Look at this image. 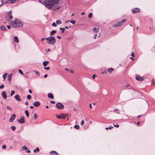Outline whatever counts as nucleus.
<instances>
[{"mask_svg": "<svg viewBox=\"0 0 155 155\" xmlns=\"http://www.w3.org/2000/svg\"><path fill=\"white\" fill-rule=\"evenodd\" d=\"M39 2L44 5L49 9L53 10H57L61 7L59 4L60 0H38Z\"/></svg>", "mask_w": 155, "mask_h": 155, "instance_id": "1", "label": "nucleus"}, {"mask_svg": "<svg viewBox=\"0 0 155 155\" xmlns=\"http://www.w3.org/2000/svg\"><path fill=\"white\" fill-rule=\"evenodd\" d=\"M47 43L49 44L53 45L56 41L55 38L54 36H50L47 38Z\"/></svg>", "mask_w": 155, "mask_h": 155, "instance_id": "2", "label": "nucleus"}, {"mask_svg": "<svg viewBox=\"0 0 155 155\" xmlns=\"http://www.w3.org/2000/svg\"><path fill=\"white\" fill-rule=\"evenodd\" d=\"M13 23L16 25L18 27H22L23 26V23L20 20L16 19V21H13Z\"/></svg>", "mask_w": 155, "mask_h": 155, "instance_id": "3", "label": "nucleus"}, {"mask_svg": "<svg viewBox=\"0 0 155 155\" xmlns=\"http://www.w3.org/2000/svg\"><path fill=\"white\" fill-rule=\"evenodd\" d=\"M68 115V114H64L61 113L60 115H58L57 114L56 115V116L58 119H65V117H67Z\"/></svg>", "mask_w": 155, "mask_h": 155, "instance_id": "4", "label": "nucleus"}, {"mask_svg": "<svg viewBox=\"0 0 155 155\" xmlns=\"http://www.w3.org/2000/svg\"><path fill=\"white\" fill-rule=\"evenodd\" d=\"M56 107L58 109H63L64 108L63 105L60 102L57 103L56 105Z\"/></svg>", "mask_w": 155, "mask_h": 155, "instance_id": "5", "label": "nucleus"}, {"mask_svg": "<svg viewBox=\"0 0 155 155\" xmlns=\"http://www.w3.org/2000/svg\"><path fill=\"white\" fill-rule=\"evenodd\" d=\"M17 121L18 122L21 124H24L25 122L24 117L23 116H21L20 119L18 120Z\"/></svg>", "mask_w": 155, "mask_h": 155, "instance_id": "6", "label": "nucleus"}, {"mask_svg": "<svg viewBox=\"0 0 155 155\" xmlns=\"http://www.w3.org/2000/svg\"><path fill=\"white\" fill-rule=\"evenodd\" d=\"M16 117V115L15 114H13L11 116V118L9 120V121L12 122L15 120Z\"/></svg>", "mask_w": 155, "mask_h": 155, "instance_id": "7", "label": "nucleus"}, {"mask_svg": "<svg viewBox=\"0 0 155 155\" xmlns=\"http://www.w3.org/2000/svg\"><path fill=\"white\" fill-rule=\"evenodd\" d=\"M135 79L137 81H142L143 80V78L142 77L138 75H136Z\"/></svg>", "mask_w": 155, "mask_h": 155, "instance_id": "8", "label": "nucleus"}, {"mask_svg": "<svg viewBox=\"0 0 155 155\" xmlns=\"http://www.w3.org/2000/svg\"><path fill=\"white\" fill-rule=\"evenodd\" d=\"M140 9L137 8H135L132 10V12L133 13L139 12L140 11Z\"/></svg>", "mask_w": 155, "mask_h": 155, "instance_id": "9", "label": "nucleus"}, {"mask_svg": "<svg viewBox=\"0 0 155 155\" xmlns=\"http://www.w3.org/2000/svg\"><path fill=\"white\" fill-rule=\"evenodd\" d=\"M2 97L5 99H6L7 98V94L6 92L5 91H3L2 93Z\"/></svg>", "mask_w": 155, "mask_h": 155, "instance_id": "10", "label": "nucleus"}, {"mask_svg": "<svg viewBox=\"0 0 155 155\" xmlns=\"http://www.w3.org/2000/svg\"><path fill=\"white\" fill-rule=\"evenodd\" d=\"M14 97L16 100L18 101H21L20 96L18 95H15Z\"/></svg>", "mask_w": 155, "mask_h": 155, "instance_id": "11", "label": "nucleus"}, {"mask_svg": "<svg viewBox=\"0 0 155 155\" xmlns=\"http://www.w3.org/2000/svg\"><path fill=\"white\" fill-rule=\"evenodd\" d=\"M40 105V102L36 101L33 104V105L35 107H38Z\"/></svg>", "mask_w": 155, "mask_h": 155, "instance_id": "12", "label": "nucleus"}, {"mask_svg": "<svg viewBox=\"0 0 155 155\" xmlns=\"http://www.w3.org/2000/svg\"><path fill=\"white\" fill-rule=\"evenodd\" d=\"M50 153L51 155H58V153L55 151H51L50 152Z\"/></svg>", "mask_w": 155, "mask_h": 155, "instance_id": "13", "label": "nucleus"}, {"mask_svg": "<svg viewBox=\"0 0 155 155\" xmlns=\"http://www.w3.org/2000/svg\"><path fill=\"white\" fill-rule=\"evenodd\" d=\"M48 97L51 99H53L54 98L53 95L51 93H49L48 94Z\"/></svg>", "mask_w": 155, "mask_h": 155, "instance_id": "14", "label": "nucleus"}, {"mask_svg": "<svg viewBox=\"0 0 155 155\" xmlns=\"http://www.w3.org/2000/svg\"><path fill=\"white\" fill-rule=\"evenodd\" d=\"M0 29L3 31H5L6 30V28L4 26L2 25L0 27Z\"/></svg>", "mask_w": 155, "mask_h": 155, "instance_id": "15", "label": "nucleus"}, {"mask_svg": "<svg viewBox=\"0 0 155 155\" xmlns=\"http://www.w3.org/2000/svg\"><path fill=\"white\" fill-rule=\"evenodd\" d=\"M13 39L14 41L15 42H18L19 40L18 37L17 36H15L14 37Z\"/></svg>", "mask_w": 155, "mask_h": 155, "instance_id": "16", "label": "nucleus"}, {"mask_svg": "<svg viewBox=\"0 0 155 155\" xmlns=\"http://www.w3.org/2000/svg\"><path fill=\"white\" fill-rule=\"evenodd\" d=\"M57 31L56 30H53L50 33V35L51 36L54 35L56 32Z\"/></svg>", "mask_w": 155, "mask_h": 155, "instance_id": "17", "label": "nucleus"}, {"mask_svg": "<svg viewBox=\"0 0 155 155\" xmlns=\"http://www.w3.org/2000/svg\"><path fill=\"white\" fill-rule=\"evenodd\" d=\"M49 63V61H45L43 62L42 64L44 66H47V64Z\"/></svg>", "mask_w": 155, "mask_h": 155, "instance_id": "18", "label": "nucleus"}, {"mask_svg": "<svg viewBox=\"0 0 155 155\" xmlns=\"http://www.w3.org/2000/svg\"><path fill=\"white\" fill-rule=\"evenodd\" d=\"M114 69L112 68H108L107 69V71L110 73H111L113 71Z\"/></svg>", "mask_w": 155, "mask_h": 155, "instance_id": "19", "label": "nucleus"}, {"mask_svg": "<svg viewBox=\"0 0 155 155\" xmlns=\"http://www.w3.org/2000/svg\"><path fill=\"white\" fill-rule=\"evenodd\" d=\"M25 113L27 117H28L29 115V113L28 111L27 110H25Z\"/></svg>", "mask_w": 155, "mask_h": 155, "instance_id": "20", "label": "nucleus"}, {"mask_svg": "<svg viewBox=\"0 0 155 155\" xmlns=\"http://www.w3.org/2000/svg\"><path fill=\"white\" fill-rule=\"evenodd\" d=\"M39 148L38 147H37L36 148V149H35L34 150V153H36V152H39Z\"/></svg>", "mask_w": 155, "mask_h": 155, "instance_id": "21", "label": "nucleus"}, {"mask_svg": "<svg viewBox=\"0 0 155 155\" xmlns=\"http://www.w3.org/2000/svg\"><path fill=\"white\" fill-rule=\"evenodd\" d=\"M121 25V22H118L117 23V24H116V25H114V26H115V27H117Z\"/></svg>", "mask_w": 155, "mask_h": 155, "instance_id": "22", "label": "nucleus"}, {"mask_svg": "<svg viewBox=\"0 0 155 155\" xmlns=\"http://www.w3.org/2000/svg\"><path fill=\"white\" fill-rule=\"evenodd\" d=\"M93 30L95 33H97L98 31V30L96 28H93Z\"/></svg>", "mask_w": 155, "mask_h": 155, "instance_id": "23", "label": "nucleus"}, {"mask_svg": "<svg viewBox=\"0 0 155 155\" xmlns=\"http://www.w3.org/2000/svg\"><path fill=\"white\" fill-rule=\"evenodd\" d=\"M61 22L60 20H58L56 21V23L58 25H60L61 24Z\"/></svg>", "mask_w": 155, "mask_h": 155, "instance_id": "24", "label": "nucleus"}, {"mask_svg": "<svg viewBox=\"0 0 155 155\" xmlns=\"http://www.w3.org/2000/svg\"><path fill=\"white\" fill-rule=\"evenodd\" d=\"M74 128L78 130L79 128V126L78 125H75L74 127Z\"/></svg>", "mask_w": 155, "mask_h": 155, "instance_id": "25", "label": "nucleus"}, {"mask_svg": "<svg viewBox=\"0 0 155 155\" xmlns=\"http://www.w3.org/2000/svg\"><path fill=\"white\" fill-rule=\"evenodd\" d=\"M7 74H8V73H5L3 75L2 77L3 78V81H5V76H6V75Z\"/></svg>", "mask_w": 155, "mask_h": 155, "instance_id": "26", "label": "nucleus"}, {"mask_svg": "<svg viewBox=\"0 0 155 155\" xmlns=\"http://www.w3.org/2000/svg\"><path fill=\"white\" fill-rule=\"evenodd\" d=\"M60 30L62 31L61 33H63L64 32V30H65V29L64 28H60Z\"/></svg>", "mask_w": 155, "mask_h": 155, "instance_id": "27", "label": "nucleus"}, {"mask_svg": "<svg viewBox=\"0 0 155 155\" xmlns=\"http://www.w3.org/2000/svg\"><path fill=\"white\" fill-rule=\"evenodd\" d=\"M22 150H27L28 149L27 147H26L25 146H24L22 147Z\"/></svg>", "mask_w": 155, "mask_h": 155, "instance_id": "28", "label": "nucleus"}, {"mask_svg": "<svg viewBox=\"0 0 155 155\" xmlns=\"http://www.w3.org/2000/svg\"><path fill=\"white\" fill-rule=\"evenodd\" d=\"M11 128L12 131H14L16 129L15 127L14 126H11Z\"/></svg>", "mask_w": 155, "mask_h": 155, "instance_id": "29", "label": "nucleus"}, {"mask_svg": "<svg viewBox=\"0 0 155 155\" xmlns=\"http://www.w3.org/2000/svg\"><path fill=\"white\" fill-rule=\"evenodd\" d=\"M38 116L37 115L36 113L34 114V118L35 120H36L38 118Z\"/></svg>", "mask_w": 155, "mask_h": 155, "instance_id": "30", "label": "nucleus"}, {"mask_svg": "<svg viewBox=\"0 0 155 155\" xmlns=\"http://www.w3.org/2000/svg\"><path fill=\"white\" fill-rule=\"evenodd\" d=\"M15 91L14 90L12 91H11V95H10L11 96H12L14 94H15Z\"/></svg>", "mask_w": 155, "mask_h": 155, "instance_id": "31", "label": "nucleus"}, {"mask_svg": "<svg viewBox=\"0 0 155 155\" xmlns=\"http://www.w3.org/2000/svg\"><path fill=\"white\" fill-rule=\"evenodd\" d=\"M18 71L19 73H20L21 75H23V73L22 72V71L20 69H19L18 70Z\"/></svg>", "mask_w": 155, "mask_h": 155, "instance_id": "32", "label": "nucleus"}, {"mask_svg": "<svg viewBox=\"0 0 155 155\" xmlns=\"http://www.w3.org/2000/svg\"><path fill=\"white\" fill-rule=\"evenodd\" d=\"M69 22L73 24H74L75 23L76 21L75 20H74L72 21H69Z\"/></svg>", "mask_w": 155, "mask_h": 155, "instance_id": "33", "label": "nucleus"}, {"mask_svg": "<svg viewBox=\"0 0 155 155\" xmlns=\"http://www.w3.org/2000/svg\"><path fill=\"white\" fill-rule=\"evenodd\" d=\"M126 19H123L120 22H121V24H123L124 22L126 21Z\"/></svg>", "mask_w": 155, "mask_h": 155, "instance_id": "34", "label": "nucleus"}, {"mask_svg": "<svg viewBox=\"0 0 155 155\" xmlns=\"http://www.w3.org/2000/svg\"><path fill=\"white\" fill-rule=\"evenodd\" d=\"M27 98L28 100H29L31 98V96L30 95H28L27 96Z\"/></svg>", "mask_w": 155, "mask_h": 155, "instance_id": "35", "label": "nucleus"}, {"mask_svg": "<svg viewBox=\"0 0 155 155\" xmlns=\"http://www.w3.org/2000/svg\"><path fill=\"white\" fill-rule=\"evenodd\" d=\"M33 71L37 75H39L40 74V73L37 71Z\"/></svg>", "mask_w": 155, "mask_h": 155, "instance_id": "36", "label": "nucleus"}, {"mask_svg": "<svg viewBox=\"0 0 155 155\" xmlns=\"http://www.w3.org/2000/svg\"><path fill=\"white\" fill-rule=\"evenodd\" d=\"M7 108L8 109L10 110V111H12V108L11 107L9 106H7Z\"/></svg>", "mask_w": 155, "mask_h": 155, "instance_id": "37", "label": "nucleus"}, {"mask_svg": "<svg viewBox=\"0 0 155 155\" xmlns=\"http://www.w3.org/2000/svg\"><path fill=\"white\" fill-rule=\"evenodd\" d=\"M11 79H12V78H11V76H9L8 80L10 82H11Z\"/></svg>", "mask_w": 155, "mask_h": 155, "instance_id": "38", "label": "nucleus"}, {"mask_svg": "<svg viewBox=\"0 0 155 155\" xmlns=\"http://www.w3.org/2000/svg\"><path fill=\"white\" fill-rule=\"evenodd\" d=\"M52 26L53 27H56L57 26V25L55 22H53L52 24Z\"/></svg>", "mask_w": 155, "mask_h": 155, "instance_id": "39", "label": "nucleus"}, {"mask_svg": "<svg viewBox=\"0 0 155 155\" xmlns=\"http://www.w3.org/2000/svg\"><path fill=\"white\" fill-rule=\"evenodd\" d=\"M92 16V14L91 13H90L88 14V17L90 18H91Z\"/></svg>", "mask_w": 155, "mask_h": 155, "instance_id": "40", "label": "nucleus"}, {"mask_svg": "<svg viewBox=\"0 0 155 155\" xmlns=\"http://www.w3.org/2000/svg\"><path fill=\"white\" fill-rule=\"evenodd\" d=\"M44 68L45 69L48 70H49V69H50V68L49 67H44Z\"/></svg>", "mask_w": 155, "mask_h": 155, "instance_id": "41", "label": "nucleus"}, {"mask_svg": "<svg viewBox=\"0 0 155 155\" xmlns=\"http://www.w3.org/2000/svg\"><path fill=\"white\" fill-rule=\"evenodd\" d=\"M4 87V85L3 84H2L0 86V89H2Z\"/></svg>", "mask_w": 155, "mask_h": 155, "instance_id": "42", "label": "nucleus"}, {"mask_svg": "<svg viewBox=\"0 0 155 155\" xmlns=\"http://www.w3.org/2000/svg\"><path fill=\"white\" fill-rule=\"evenodd\" d=\"M113 125L114 127H116L117 128L118 127H119V125H118L117 124L116 125H115L114 124H113Z\"/></svg>", "mask_w": 155, "mask_h": 155, "instance_id": "43", "label": "nucleus"}, {"mask_svg": "<svg viewBox=\"0 0 155 155\" xmlns=\"http://www.w3.org/2000/svg\"><path fill=\"white\" fill-rule=\"evenodd\" d=\"M84 124V120H83L81 121V126H82Z\"/></svg>", "mask_w": 155, "mask_h": 155, "instance_id": "44", "label": "nucleus"}, {"mask_svg": "<svg viewBox=\"0 0 155 155\" xmlns=\"http://www.w3.org/2000/svg\"><path fill=\"white\" fill-rule=\"evenodd\" d=\"M96 77H97V76L96 74H94L93 75L92 77L93 79H94Z\"/></svg>", "mask_w": 155, "mask_h": 155, "instance_id": "45", "label": "nucleus"}, {"mask_svg": "<svg viewBox=\"0 0 155 155\" xmlns=\"http://www.w3.org/2000/svg\"><path fill=\"white\" fill-rule=\"evenodd\" d=\"M9 16V17L10 18H13V16L11 14H8Z\"/></svg>", "mask_w": 155, "mask_h": 155, "instance_id": "46", "label": "nucleus"}, {"mask_svg": "<svg viewBox=\"0 0 155 155\" xmlns=\"http://www.w3.org/2000/svg\"><path fill=\"white\" fill-rule=\"evenodd\" d=\"M6 146L5 145H4L2 146V148L3 149H5L6 148Z\"/></svg>", "mask_w": 155, "mask_h": 155, "instance_id": "47", "label": "nucleus"}, {"mask_svg": "<svg viewBox=\"0 0 155 155\" xmlns=\"http://www.w3.org/2000/svg\"><path fill=\"white\" fill-rule=\"evenodd\" d=\"M113 128V127L112 126H110L108 127V129H111Z\"/></svg>", "mask_w": 155, "mask_h": 155, "instance_id": "48", "label": "nucleus"}, {"mask_svg": "<svg viewBox=\"0 0 155 155\" xmlns=\"http://www.w3.org/2000/svg\"><path fill=\"white\" fill-rule=\"evenodd\" d=\"M69 72L72 73H73L74 72L72 70H70L69 71Z\"/></svg>", "mask_w": 155, "mask_h": 155, "instance_id": "49", "label": "nucleus"}, {"mask_svg": "<svg viewBox=\"0 0 155 155\" xmlns=\"http://www.w3.org/2000/svg\"><path fill=\"white\" fill-rule=\"evenodd\" d=\"M29 91V92L30 93V94H31L32 93V91L30 89H29V91Z\"/></svg>", "mask_w": 155, "mask_h": 155, "instance_id": "50", "label": "nucleus"}, {"mask_svg": "<svg viewBox=\"0 0 155 155\" xmlns=\"http://www.w3.org/2000/svg\"><path fill=\"white\" fill-rule=\"evenodd\" d=\"M45 39L47 40V38H41V41H43Z\"/></svg>", "mask_w": 155, "mask_h": 155, "instance_id": "51", "label": "nucleus"}, {"mask_svg": "<svg viewBox=\"0 0 155 155\" xmlns=\"http://www.w3.org/2000/svg\"><path fill=\"white\" fill-rule=\"evenodd\" d=\"M51 104H54L55 103V102L54 101H51L50 102Z\"/></svg>", "mask_w": 155, "mask_h": 155, "instance_id": "52", "label": "nucleus"}, {"mask_svg": "<svg viewBox=\"0 0 155 155\" xmlns=\"http://www.w3.org/2000/svg\"><path fill=\"white\" fill-rule=\"evenodd\" d=\"M7 27L8 29L11 28V27L10 25H7Z\"/></svg>", "mask_w": 155, "mask_h": 155, "instance_id": "53", "label": "nucleus"}, {"mask_svg": "<svg viewBox=\"0 0 155 155\" xmlns=\"http://www.w3.org/2000/svg\"><path fill=\"white\" fill-rule=\"evenodd\" d=\"M134 52H132L131 54V56H134Z\"/></svg>", "mask_w": 155, "mask_h": 155, "instance_id": "54", "label": "nucleus"}, {"mask_svg": "<svg viewBox=\"0 0 155 155\" xmlns=\"http://www.w3.org/2000/svg\"><path fill=\"white\" fill-rule=\"evenodd\" d=\"M118 109L117 108L114 109V111L115 112L116 111H118Z\"/></svg>", "mask_w": 155, "mask_h": 155, "instance_id": "55", "label": "nucleus"}, {"mask_svg": "<svg viewBox=\"0 0 155 155\" xmlns=\"http://www.w3.org/2000/svg\"><path fill=\"white\" fill-rule=\"evenodd\" d=\"M25 152H26L28 153H30V152H31L30 151V150H26V151H25Z\"/></svg>", "mask_w": 155, "mask_h": 155, "instance_id": "56", "label": "nucleus"}, {"mask_svg": "<svg viewBox=\"0 0 155 155\" xmlns=\"http://www.w3.org/2000/svg\"><path fill=\"white\" fill-rule=\"evenodd\" d=\"M47 76H48V75L47 74H45L44 75V77L45 78H46L47 77Z\"/></svg>", "mask_w": 155, "mask_h": 155, "instance_id": "57", "label": "nucleus"}, {"mask_svg": "<svg viewBox=\"0 0 155 155\" xmlns=\"http://www.w3.org/2000/svg\"><path fill=\"white\" fill-rule=\"evenodd\" d=\"M57 38H59V39H61V37L60 36H57Z\"/></svg>", "mask_w": 155, "mask_h": 155, "instance_id": "58", "label": "nucleus"}, {"mask_svg": "<svg viewBox=\"0 0 155 155\" xmlns=\"http://www.w3.org/2000/svg\"><path fill=\"white\" fill-rule=\"evenodd\" d=\"M140 124V122L139 121H138L137 122V125H139Z\"/></svg>", "mask_w": 155, "mask_h": 155, "instance_id": "59", "label": "nucleus"}, {"mask_svg": "<svg viewBox=\"0 0 155 155\" xmlns=\"http://www.w3.org/2000/svg\"><path fill=\"white\" fill-rule=\"evenodd\" d=\"M12 12V10H10V11L9 12H8V14H11V12Z\"/></svg>", "mask_w": 155, "mask_h": 155, "instance_id": "60", "label": "nucleus"}, {"mask_svg": "<svg viewBox=\"0 0 155 155\" xmlns=\"http://www.w3.org/2000/svg\"><path fill=\"white\" fill-rule=\"evenodd\" d=\"M65 28H66V29H69V27H68V26H65Z\"/></svg>", "mask_w": 155, "mask_h": 155, "instance_id": "61", "label": "nucleus"}, {"mask_svg": "<svg viewBox=\"0 0 155 155\" xmlns=\"http://www.w3.org/2000/svg\"><path fill=\"white\" fill-rule=\"evenodd\" d=\"M142 115H139V116H138L137 117V118H139L140 116H141Z\"/></svg>", "mask_w": 155, "mask_h": 155, "instance_id": "62", "label": "nucleus"}, {"mask_svg": "<svg viewBox=\"0 0 155 155\" xmlns=\"http://www.w3.org/2000/svg\"><path fill=\"white\" fill-rule=\"evenodd\" d=\"M68 22H69V21H68V20H66V21H65V23H68Z\"/></svg>", "mask_w": 155, "mask_h": 155, "instance_id": "63", "label": "nucleus"}, {"mask_svg": "<svg viewBox=\"0 0 155 155\" xmlns=\"http://www.w3.org/2000/svg\"><path fill=\"white\" fill-rule=\"evenodd\" d=\"M25 104L27 105H28V103L27 102H26L25 103Z\"/></svg>", "mask_w": 155, "mask_h": 155, "instance_id": "64", "label": "nucleus"}]
</instances>
